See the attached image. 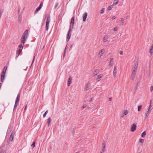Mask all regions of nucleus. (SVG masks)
I'll use <instances>...</instances> for the list:
<instances>
[{
	"instance_id": "1",
	"label": "nucleus",
	"mask_w": 153,
	"mask_h": 153,
	"mask_svg": "<svg viewBox=\"0 0 153 153\" xmlns=\"http://www.w3.org/2000/svg\"><path fill=\"white\" fill-rule=\"evenodd\" d=\"M28 30H26L23 33L21 39V44L19 45L18 48H23L24 44L28 35Z\"/></svg>"
},
{
	"instance_id": "2",
	"label": "nucleus",
	"mask_w": 153,
	"mask_h": 153,
	"mask_svg": "<svg viewBox=\"0 0 153 153\" xmlns=\"http://www.w3.org/2000/svg\"><path fill=\"white\" fill-rule=\"evenodd\" d=\"M7 68V66H5L2 72L1 76V81L2 82H3L4 80L5 76V73Z\"/></svg>"
},
{
	"instance_id": "3",
	"label": "nucleus",
	"mask_w": 153,
	"mask_h": 153,
	"mask_svg": "<svg viewBox=\"0 0 153 153\" xmlns=\"http://www.w3.org/2000/svg\"><path fill=\"white\" fill-rule=\"evenodd\" d=\"M129 113V110L126 109L122 111V113L120 115V118H123L125 116L128 115Z\"/></svg>"
},
{
	"instance_id": "4",
	"label": "nucleus",
	"mask_w": 153,
	"mask_h": 153,
	"mask_svg": "<svg viewBox=\"0 0 153 153\" xmlns=\"http://www.w3.org/2000/svg\"><path fill=\"white\" fill-rule=\"evenodd\" d=\"M50 15L48 16L47 17L46 24V30L47 31L49 28V24L50 21Z\"/></svg>"
},
{
	"instance_id": "5",
	"label": "nucleus",
	"mask_w": 153,
	"mask_h": 153,
	"mask_svg": "<svg viewBox=\"0 0 153 153\" xmlns=\"http://www.w3.org/2000/svg\"><path fill=\"white\" fill-rule=\"evenodd\" d=\"M136 128L137 126L135 124L133 123L131 126L130 130L132 132L136 130Z\"/></svg>"
},
{
	"instance_id": "6",
	"label": "nucleus",
	"mask_w": 153,
	"mask_h": 153,
	"mask_svg": "<svg viewBox=\"0 0 153 153\" xmlns=\"http://www.w3.org/2000/svg\"><path fill=\"white\" fill-rule=\"evenodd\" d=\"M117 73V66L116 65H115L114 66V71H113V75L114 78L116 77Z\"/></svg>"
},
{
	"instance_id": "7",
	"label": "nucleus",
	"mask_w": 153,
	"mask_h": 153,
	"mask_svg": "<svg viewBox=\"0 0 153 153\" xmlns=\"http://www.w3.org/2000/svg\"><path fill=\"white\" fill-rule=\"evenodd\" d=\"M20 96L19 94H18L17 97V98L16 100L15 105H14V108L16 107L17 105V104L19 103V98H20Z\"/></svg>"
},
{
	"instance_id": "8",
	"label": "nucleus",
	"mask_w": 153,
	"mask_h": 153,
	"mask_svg": "<svg viewBox=\"0 0 153 153\" xmlns=\"http://www.w3.org/2000/svg\"><path fill=\"white\" fill-rule=\"evenodd\" d=\"M138 65V63L137 61H135L133 65V70H136L137 68Z\"/></svg>"
},
{
	"instance_id": "9",
	"label": "nucleus",
	"mask_w": 153,
	"mask_h": 153,
	"mask_svg": "<svg viewBox=\"0 0 153 153\" xmlns=\"http://www.w3.org/2000/svg\"><path fill=\"white\" fill-rule=\"evenodd\" d=\"M105 141H103L101 147V151L102 152H104L105 150Z\"/></svg>"
},
{
	"instance_id": "10",
	"label": "nucleus",
	"mask_w": 153,
	"mask_h": 153,
	"mask_svg": "<svg viewBox=\"0 0 153 153\" xmlns=\"http://www.w3.org/2000/svg\"><path fill=\"white\" fill-rule=\"evenodd\" d=\"M109 35L108 34L105 35L103 38V42H107L109 38Z\"/></svg>"
},
{
	"instance_id": "11",
	"label": "nucleus",
	"mask_w": 153,
	"mask_h": 153,
	"mask_svg": "<svg viewBox=\"0 0 153 153\" xmlns=\"http://www.w3.org/2000/svg\"><path fill=\"white\" fill-rule=\"evenodd\" d=\"M136 71L135 70H132L131 76V79L132 80H133L134 78L136 75Z\"/></svg>"
},
{
	"instance_id": "12",
	"label": "nucleus",
	"mask_w": 153,
	"mask_h": 153,
	"mask_svg": "<svg viewBox=\"0 0 153 153\" xmlns=\"http://www.w3.org/2000/svg\"><path fill=\"white\" fill-rule=\"evenodd\" d=\"M105 50L104 49H103L101 50V51L99 52L98 54V57H100L102 56L103 54L105 52Z\"/></svg>"
},
{
	"instance_id": "13",
	"label": "nucleus",
	"mask_w": 153,
	"mask_h": 153,
	"mask_svg": "<svg viewBox=\"0 0 153 153\" xmlns=\"http://www.w3.org/2000/svg\"><path fill=\"white\" fill-rule=\"evenodd\" d=\"M90 83L89 82L86 83L85 85L84 89L85 91H87L90 89Z\"/></svg>"
},
{
	"instance_id": "14",
	"label": "nucleus",
	"mask_w": 153,
	"mask_h": 153,
	"mask_svg": "<svg viewBox=\"0 0 153 153\" xmlns=\"http://www.w3.org/2000/svg\"><path fill=\"white\" fill-rule=\"evenodd\" d=\"M114 63V59L113 58H110V60L109 62L108 66L109 67H111L113 65Z\"/></svg>"
},
{
	"instance_id": "15",
	"label": "nucleus",
	"mask_w": 153,
	"mask_h": 153,
	"mask_svg": "<svg viewBox=\"0 0 153 153\" xmlns=\"http://www.w3.org/2000/svg\"><path fill=\"white\" fill-rule=\"evenodd\" d=\"M43 5V4L42 3H41L39 6V7H37L36 10H35V13H37L38 11L40 9L42 8V7Z\"/></svg>"
},
{
	"instance_id": "16",
	"label": "nucleus",
	"mask_w": 153,
	"mask_h": 153,
	"mask_svg": "<svg viewBox=\"0 0 153 153\" xmlns=\"http://www.w3.org/2000/svg\"><path fill=\"white\" fill-rule=\"evenodd\" d=\"M15 135V132L14 131H13L10 135V141H12L13 140Z\"/></svg>"
},
{
	"instance_id": "17",
	"label": "nucleus",
	"mask_w": 153,
	"mask_h": 153,
	"mask_svg": "<svg viewBox=\"0 0 153 153\" xmlns=\"http://www.w3.org/2000/svg\"><path fill=\"white\" fill-rule=\"evenodd\" d=\"M71 32V31L69 30L68 33L67 35V40L68 41L69 40L70 38Z\"/></svg>"
},
{
	"instance_id": "18",
	"label": "nucleus",
	"mask_w": 153,
	"mask_h": 153,
	"mask_svg": "<svg viewBox=\"0 0 153 153\" xmlns=\"http://www.w3.org/2000/svg\"><path fill=\"white\" fill-rule=\"evenodd\" d=\"M120 19L119 21V25L120 26H122L124 24V19L123 18H121Z\"/></svg>"
},
{
	"instance_id": "19",
	"label": "nucleus",
	"mask_w": 153,
	"mask_h": 153,
	"mask_svg": "<svg viewBox=\"0 0 153 153\" xmlns=\"http://www.w3.org/2000/svg\"><path fill=\"white\" fill-rule=\"evenodd\" d=\"M87 14L86 12H85L83 14V16H82V17H83V21L84 22H85V21L86 19L87 18Z\"/></svg>"
},
{
	"instance_id": "20",
	"label": "nucleus",
	"mask_w": 153,
	"mask_h": 153,
	"mask_svg": "<svg viewBox=\"0 0 153 153\" xmlns=\"http://www.w3.org/2000/svg\"><path fill=\"white\" fill-rule=\"evenodd\" d=\"M103 76V75L101 74L97 76V77L96 79V80L97 82L101 80V78Z\"/></svg>"
},
{
	"instance_id": "21",
	"label": "nucleus",
	"mask_w": 153,
	"mask_h": 153,
	"mask_svg": "<svg viewBox=\"0 0 153 153\" xmlns=\"http://www.w3.org/2000/svg\"><path fill=\"white\" fill-rule=\"evenodd\" d=\"M150 112L147 111H146L145 113V119L147 118L149 115Z\"/></svg>"
},
{
	"instance_id": "22",
	"label": "nucleus",
	"mask_w": 153,
	"mask_h": 153,
	"mask_svg": "<svg viewBox=\"0 0 153 153\" xmlns=\"http://www.w3.org/2000/svg\"><path fill=\"white\" fill-rule=\"evenodd\" d=\"M18 20V22L19 23H21L22 20V16L21 14L19 16Z\"/></svg>"
},
{
	"instance_id": "23",
	"label": "nucleus",
	"mask_w": 153,
	"mask_h": 153,
	"mask_svg": "<svg viewBox=\"0 0 153 153\" xmlns=\"http://www.w3.org/2000/svg\"><path fill=\"white\" fill-rule=\"evenodd\" d=\"M71 82V77L70 76L68 79V86H70Z\"/></svg>"
},
{
	"instance_id": "24",
	"label": "nucleus",
	"mask_w": 153,
	"mask_h": 153,
	"mask_svg": "<svg viewBox=\"0 0 153 153\" xmlns=\"http://www.w3.org/2000/svg\"><path fill=\"white\" fill-rule=\"evenodd\" d=\"M22 51V49H19V51H17L16 55V57H18L19 56V54H20V52Z\"/></svg>"
},
{
	"instance_id": "25",
	"label": "nucleus",
	"mask_w": 153,
	"mask_h": 153,
	"mask_svg": "<svg viewBox=\"0 0 153 153\" xmlns=\"http://www.w3.org/2000/svg\"><path fill=\"white\" fill-rule=\"evenodd\" d=\"M51 118L50 117H49L48 119V120H47V123H48V126H50V125L51 123Z\"/></svg>"
},
{
	"instance_id": "26",
	"label": "nucleus",
	"mask_w": 153,
	"mask_h": 153,
	"mask_svg": "<svg viewBox=\"0 0 153 153\" xmlns=\"http://www.w3.org/2000/svg\"><path fill=\"white\" fill-rule=\"evenodd\" d=\"M118 0H114V1L112 5L113 6H115L118 4Z\"/></svg>"
},
{
	"instance_id": "27",
	"label": "nucleus",
	"mask_w": 153,
	"mask_h": 153,
	"mask_svg": "<svg viewBox=\"0 0 153 153\" xmlns=\"http://www.w3.org/2000/svg\"><path fill=\"white\" fill-rule=\"evenodd\" d=\"M146 131H145L143 132L141 134V136L143 137H145L146 135Z\"/></svg>"
},
{
	"instance_id": "28",
	"label": "nucleus",
	"mask_w": 153,
	"mask_h": 153,
	"mask_svg": "<svg viewBox=\"0 0 153 153\" xmlns=\"http://www.w3.org/2000/svg\"><path fill=\"white\" fill-rule=\"evenodd\" d=\"M74 17H72L71 20V22L70 23L71 25H74Z\"/></svg>"
},
{
	"instance_id": "29",
	"label": "nucleus",
	"mask_w": 153,
	"mask_h": 153,
	"mask_svg": "<svg viewBox=\"0 0 153 153\" xmlns=\"http://www.w3.org/2000/svg\"><path fill=\"white\" fill-rule=\"evenodd\" d=\"M73 27H74V25H72V24L71 25V24H70V29H69V30L71 31L73 29Z\"/></svg>"
},
{
	"instance_id": "30",
	"label": "nucleus",
	"mask_w": 153,
	"mask_h": 153,
	"mask_svg": "<svg viewBox=\"0 0 153 153\" xmlns=\"http://www.w3.org/2000/svg\"><path fill=\"white\" fill-rule=\"evenodd\" d=\"M144 141V140L143 139H140L139 140V142L142 144H143Z\"/></svg>"
},
{
	"instance_id": "31",
	"label": "nucleus",
	"mask_w": 153,
	"mask_h": 153,
	"mask_svg": "<svg viewBox=\"0 0 153 153\" xmlns=\"http://www.w3.org/2000/svg\"><path fill=\"white\" fill-rule=\"evenodd\" d=\"M142 106L141 105H140L138 106V111H140L141 109Z\"/></svg>"
},
{
	"instance_id": "32",
	"label": "nucleus",
	"mask_w": 153,
	"mask_h": 153,
	"mask_svg": "<svg viewBox=\"0 0 153 153\" xmlns=\"http://www.w3.org/2000/svg\"><path fill=\"white\" fill-rule=\"evenodd\" d=\"M105 9L104 8H102V9L100 10V13L101 14L103 13L105 11Z\"/></svg>"
},
{
	"instance_id": "33",
	"label": "nucleus",
	"mask_w": 153,
	"mask_h": 153,
	"mask_svg": "<svg viewBox=\"0 0 153 153\" xmlns=\"http://www.w3.org/2000/svg\"><path fill=\"white\" fill-rule=\"evenodd\" d=\"M97 72L98 71L97 70H96L95 71H94L93 74L94 76H96L97 75Z\"/></svg>"
},
{
	"instance_id": "34",
	"label": "nucleus",
	"mask_w": 153,
	"mask_h": 153,
	"mask_svg": "<svg viewBox=\"0 0 153 153\" xmlns=\"http://www.w3.org/2000/svg\"><path fill=\"white\" fill-rule=\"evenodd\" d=\"M113 7V5H110L108 7V10H110L112 9V8Z\"/></svg>"
},
{
	"instance_id": "35",
	"label": "nucleus",
	"mask_w": 153,
	"mask_h": 153,
	"mask_svg": "<svg viewBox=\"0 0 153 153\" xmlns=\"http://www.w3.org/2000/svg\"><path fill=\"white\" fill-rule=\"evenodd\" d=\"M118 28L117 27H116L113 28L114 31H117L118 30Z\"/></svg>"
},
{
	"instance_id": "36",
	"label": "nucleus",
	"mask_w": 153,
	"mask_h": 153,
	"mask_svg": "<svg viewBox=\"0 0 153 153\" xmlns=\"http://www.w3.org/2000/svg\"><path fill=\"white\" fill-rule=\"evenodd\" d=\"M149 52L151 54H152L153 51V48H150L149 51Z\"/></svg>"
},
{
	"instance_id": "37",
	"label": "nucleus",
	"mask_w": 153,
	"mask_h": 153,
	"mask_svg": "<svg viewBox=\"0 0 153 153\" xmlns=\"http://www.w3.org/2000/svg\"><path fill=\"white\" fill-rule=\"evenodd\" d=\"M48 112V111H47L45 112V113L43 114V117H45L46 116V115L47 114Z\"/></svg>"
},
{
	"instance_id": "38",
	"label": "nucleus",
	"mask_w": 153,
	"mask_h": 153,
	"mask_svg": "<svg viewBox=\"0 0 153 153\" xmlns=\"http://www.w3.org/2000/svg\"><path fill=\"white\" fill-rule=\"evenodd\" d=\"M150 91L151 92H152L153 91V86L151 85L150 87Z\"/></svg>"
},
{
	"instance_id": "39",
	"label": "nucleus",
	"mask_w": 153,
	"mask_h": 153,
	"mask_svg": "<svg viewBox=\"0 0 153 153\" xmlns=\"http://www.w3.org/2000/svg\"><path fill=\"white\" fill-rule=\"evenodd\" d=\"M35 142H33V144L31 145V146H33V147H35Z\"/></svg>"
},
{
	"instance_id": "40",
	"label": "nucleus",
	"mask_w": 153,
	"mask_h": 153,
	"mask_svg": "<svg viewBox=\"0 0 153 153\" xmlns=\"http://www.w3.org/2000/svg\"><path fill=\"white\" fill-rule=\"evenodd\" d=\"M87 106V105L86 104L84 105L83 106H82L81 108H83L85 107H86Z\"/></svg>"
},
{
	"instance_id": "41",
	"label": "nucleus",
	"mask_w": 153,
	"mask_h": 153,
	"mask_svg": "<svg viewBox=\"0 0 153 153\" xmlns=\"http://www.w3.org/2000/svg\"><path fill=\"white\" fill-rule=\"evenodd\" d=\"M147 111H149L150 112H151V108L150 107H149L148 108V110Z\"/></svg>"
},
{
	"instance_id": "42",
	"label": "nucleus",
	"mask_w": 153,
	"mask_h": 153,
	"mask_svg": "<svg viewBox=\"0 0 153 153\" xmlns=\"http://www.w3.org/2000/svg\"><path fill=\"white\" fill-rule=\"evenodd\" d=\"M66 48H65V49L64 52L63 56V58L65 57V53H66Z\"/></svg>"
},
{
	"instance_id": "43",
	"label": "nucleus",
	"mask_w": 153,
	"mask_h": 153,
	"mask_svg": "<svg viewBox=\"0 0 153 153\" xmlns=\"http://www.w3.org/2000/svg\"><path fill=\"white\" fill-rule=\"evenodd\" d=\"M58 3H57L55 5V7H54V8L55 9H56V8L58 6Z\"/></svg>"
},
{
	"instance_id": "44",
	"label": "nucleus",
	"mask_w": 153,
	"mask_h": 153,
	"mask_svg": "<svg viewBox=\"0 0 153 153\" xmlns=\"http://www.w3.org/2000/svg\"><path fill=\"white\" fill-rule=\"evenodd\" d=\"M112 100V98L111 97L109 98L108 99V100L109 101H111Z\"/></svg>"
},
{
	"instance_id": "45",
	"label": "nucleus",
	"mask_w": 153,
	"mask_h": 153,
	"mask_svg": "<svg viewBox=\"0 0 153 153\" xmlns=\"http://www.w3.org/2000/svg\"><path fill=\"white\" fill-rule=\"evenodd\" d=\"M119 53H120V54L121 55H123V51H120L119 52Z\"/></svg>"
},
{
	"instance_id": "46",
	"label": "nucleus",
	"mask_w": 153,
	"mask_h": 153,
	"mask_svg": "<svg viewBox=\"0 0 153 153\" xmlns=\"http://www.w3.org/2000/svg\"><path fill=\"white\" fill-rule=\"evenodd\" d=\"M116 18V17L115 16H113L112 17V19L114 20Z\"/></svg>"
},
{
	"instance_id": "47",
	"label": "nucleus",
	"mask_w": 153,
	"mask_h": 153,
	"mask_svg": "<svg viewBox=\"0 0 153 153\" xmlns=\"http://www.w3.org/2000/svg\"><path fill=\"white\" fill-rule=\"evenodd\" d=\"M74 131H74V129H73V131H72V133H73V135H74Z\"/></svg>"
},
{
	"instance_id": "48",
	"label": "nucleus",
	"mask_w": 153,
	"mask_h": 153,
	"mask_svg": "<svg viewBox=\"0 0 153 153\" xmlns=\"http://www.w3.org/2000/svg\"><path fill=\"white\" fill-rule=\"evenodd\" d=\"M152 106V105H151V103L150 104V105L149 106V107L151 108Z\"/></svg>"
},
{
	"instance_id": "49",
	"label": "nucleus",
	"mask_w": 153,
	"mask_h": 153,
	"mask_svg": "<svg viewBox=\"0 0 153 153\" xmlns=\"http://www.w3.org/2000/svg\"><path fill=\"white\" fill-rule=\"evenodd\" d=\"M92 100V98H91L90 99L89 101L90 102H91Z\"/></svg>"
},
{
	"instance_id": "50",
	"label": "nucleus",
	"mask_w": 153,
	"mask_h": 153,
	"mask_svg": "<svg viewBox=\"0 0 153 153\" xmlns=\"http://www.w3.org/2000/svg\"><path fill=\"white\" fill-rule=\"evenodd\" d=\"M34 58H35V57L34 56V58H33V60L32 61V62H33L34 61Z\"/></svg>"
},
{
	"instance_id": "51",
	"label": "nucleus",
	"mask_w": 153,
	"mask_h": 153,
	"mask_svg": "<svg viewBox=\"0 0 153 153\" xmlns=\"http://www.w3.org/2000/svg\"><path fill=\"white\" fill-rule=\"evenodd\" d=\"M1 83H0V88H1Z\"/></svg>"
},
{
	"instance_id": "52",
	"label": "nucleus",
	"mask_w": 153,
	"mask_h": 153,
	"mask_svg": "<svg viewBox=\"0 0 153 153\" xmlns=\"http://www.w3.org/2000/svg\"><path fill=\"white\" fill-rule=\"evenodd\" d=\"M9 133L8 130L7 131V133L8 134Z\"/></svg>"
},
{
	"instance_id": "53",
	"label": "nucleus",
	"mask_w": 153,
	"mask_h": 153,
	"mask_svg": "<svg viewBox=\"0 0 153 153\" xmlns=\"http://www.w3.org/2000/svg\"><path fill=\"white\" fill-rule=\"evenodd\" d=\"M76 153H79V152H76Z\"/></svg>"
},
{
	"instance_id": "54",
	"label": "nucleus",
	"mask_w": 153,
	"mask_h": 153,
	"mask_svg": "<svg viewBox=\"0 0 153 153\" xmlns=\"http://www.w3.org/2000/svg\"><path fill=\"white\" fill-rule=\"evenodd\" d=\"M100 153H102V151H101L100 152Z\"/></svg>"
},
{
	"instance_id": "55",
	"label": "nucleus",
	"mask_w": 153,
	"mask_h": 153,
	"mask_svg": "<svg viewBox=\"0 0 153 153\" xmlns=\"http://www.w3.org/2000/svg\"><path fill=\"white\" fill-rule=\"evenodd\" d=\"M26 107H26V106L25 107V109L26 108Z\"/></svg>"
},
{
	"instance_id": "56",
	"label": "nucleus",
	"mask_w": 153,
	"mask_h": 153,
	"mask_svg": "<svg viewBox=\"0 0 153 153\" xmlns=\"http://www.w3.org/2000/svg\"><path fill=\"white\" fill-rule=\"evenodd\" d=\"M151 48H153V45H152V46Z\"/></svg>"
},
{
	"instance_id": "57",
	"label": "nucleus",
	"mask_w": 153,
	"mask_h": 153,
	"mask_svg": "<svg viewBox=\"0 0 153 153\" xmlns=\"http://www.w3.org/2000/svg\"><path fill=\"white\" fill-rule=\"evenodd\" d=\"M126 18H127V17L126 16Z\"/></svg>"
},
{
	"instance_id": "58",
	"label": "nucleus",
	"mask_w": 153,
	"mask_h": 153,
	"mask_svg": "<svg viewBox=\"0 0 153 153\" xmlns=\"http://www.w3.org/2000/svg\"><path fill=\"white\" fill-rule=\"evenodd\" d=\"M126 18H127V17L126 16Z\"/></svg>"
},
{
	"instance_id": "59",
	"label": "nucleus",
	"mask_w": 153,
	"mask_h": 153,
	"mask_svg": "<svg viewBox=\"0 0 153 153\" xmlns=\"http://www.w3.org/2000/svg\"><path fill=\"white\" fill-rule=\"evenodd\" d=\"M140 153L139 152V153Z\"/></svg>"
}]
</instances>
